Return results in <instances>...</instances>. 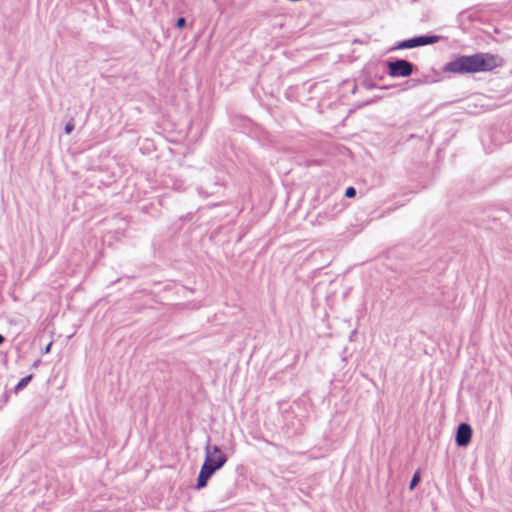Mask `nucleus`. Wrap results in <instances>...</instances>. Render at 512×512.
Segmentation results:
<instances>
[{"instance_id": "nucleus-1", "label": "nucleus", "mask_w": 512, "mask_h": 512, "mask_svg": "<svg viewBox=\"0 0 512 512\" xmlns=\"http://www.w3.org/2000/svg\"><path fill=\"white\" fill-rule=\"evenodd\" d=\"M501 65V59L490 53H475L473 55H458L447 62L443 71L453 74H473L488 72Z\"/></svg>"}, {"instance_id": "nucleus-2", "label": "nucleus", "mask_w": 512, "mask_h": 512, "mask_svg": "<svg viewBox=\"0 0 512 512\" xmlns=\"http://www.w3.org/2000/svg\"><path fill=\"white\" fill-rule=\"evenodd\" d=\"M228 457L222 452L218 445H211L209 441L205 446V458L200 468L195 489L205 488L211 477L220 470L227 462Z\"/></svg>"}, {"instance_id": "nucleus-3", "label": "nucleus", "mask_w": 512, "mask_h": 512, "mask_svg": "<svg viewBox=\"0 0 512 512\" xmlns=\"http://www.w3.org/2000/svg\"><path fill=\"white\" fill-rule=\"evenodd\" d=\"M385 66L387 68V74L390 77H409L413 74L415 65L408 61L407 59L402 58H392L385 62Z\"/></svg>"}, {"instance_id": "nucleus-4", "label": "nucleus", "mask_w": 512, "mask_h": 512, "mask_svg": "<svg viewBox=\"0 0 512 512\" xmlns=\"http://www.w3.org/2000/svg\"><path fill=\"white\" fill-rule=\"evenodd\" d=\"M443 37L435 34H424L404 39L396 43L391 50L412 49L439 42Z\"/></svg>"}, {"instance_id": "nucleus-5", "label": "nucleus", "mask_w": 512, "mask_h": 512, "mask_svg": "<svg viewBox=\"0 0 512 512\" xmlns=\"http://www.w3.org/2000/svg\"><path fill=\"white\" fill-rule=\"evenodd\" d=\"M472 435L473 429L471 425L466 422L460 423L456 428L455 444L458 447H467L472 440Z\"/></svg>"}, {"instance_id": "nucleus-6", "label": "nucleus", "mask_w": 512, "mask_h": 512, "mask_svg": "<svg viewBox=\"0 0 512 512\" xmlns=\"http://www.w3.org/2000/svg\"><path fill=\"white\" fill-rule=\"evenodd\" d=\"M34 375L33 374H29L23 378H21L19 380V382L15 385L13 391L15 393H18L20 392L21 390H23L33 379Z\"/></svg>"}, {"instance_id": "nucleus-7", "label": "nucleus", "mask_w": 512, "mask_h": 512, "mask_svg": "<svg viewBox=\"0 0 512 512\" xmlns=\"http://www.w3.org/2000/svg\"><path fill=\"white\" fill-rule=\"evenodd\" d=\"M343 209H344V203L343 202L334 203L331 207L328 204L327 205V211L325 213H330L331 216L333 217V216L339 214Z\"/></svg>"}, {"instance_id": "nucleus-8", "label": "nucleus", "mask_w": 512, "mask_h": 512, "mask_svg": "<svg viewBox=\"0 0 512 512\" xmlns=\"http://www.w3.org/2000/svg\"><path fill=\"white\" fill-rule=\"evenodd\" d=\"M362 85L368 90H372V89H376V88L384 90V89H388L390 87V86H378L375 82H373L372 80H369V79L363 80Z\"/></svg>"}, {"instance_id": "nucleus-9", "label": "nucleus", "mask_w": 512, "mask_h": 512, "mask_svg": "<svg viewBox=\"0 0 512 512\" xmlns=\"http://www.w3.org/2000/svg\"><path fill=\"white\" fill-rule=\"evenodd\" d=\"M421 481V473L419 470L415 471L411 480H410V483H409V489L410 490H414L417 485L419 484V482Z\"/></svg>"}, {"instance_id": "nucleus-10", "label": "nucleus", "mask_w": 512, "mask_h": 512, "mask_svg": "<svg viewBox=\"0 0 512 512\" xmlns=\"http://www.w3.org/2000/svg\"><path fill=\"white\" fill-rule=\"evenodd\" d=\"M75 128L74 119L70 118V120L65 124L64 131L66 134H71Z\"/></svg>"}, {"instance_id": "nucleus-11", "label": "nucleus", "mask_w": 512, "mask_h": 512, "mask_svg": "<svg viewBox=\"0 0 512 512\" xmlns=\"http://www.w3.org/2000/svg\"><path fill=\"white\" fill-rule=\"evenodd\" d=\"M356 194H357V191L353 186L347 187L345 190V193H344L346 198H353L356 196Z\"/></svg>"}, {"instance_id": "nucleus-12", "label": "nucleus", "mask_w": 512, "mask_h": 512, "mask_svg": "<svg viewBox=\"0 0 512 512\" xmlns=\"http://www.w3.org/2000/svg\"><path fill=\"white\" fill-rule=\"evenodd\" d=\"M187 25L186 18L185 17H179L175 22V27L178 29H183Z\"/></svg>"}, {"instance_id": "nucleus-13", "label": "nucleus", "mask_w": 512, "mask_h": 512, "mask_svg": "<svg viewBox=\"0 0 512 512\" xmlns=\"http://www.w3.org/2000/svg\"><path fill=\"white\" fill-rule=\"evenodd\" d=\"M381 97L380 96H376L375 98H372L370 100H367L366 102L362 103V104H359L358 107H363V106H366V105H370L374 102H376L377 100H379Z\"/></svg>"}, {"instance_id": "nucleus-14", "label": "nucleus", "mask_w": 512, "mask_h": 512, "mask_svg": "<svg viewBox=\"0 0 512 512\" xmlns=\"http://www.w3.org/2000/svg\"><path fill=\"white\" fill-rule=\"evenodd\" d=\"M8 399H9V392L5 390L2 394L1 405H4L8 401Z\"/></svg>"}, {"instance_id": "nucleus-15", "label": "nucleus", "mask_w": 512, "mask_h": 512, "mask_svg": "<svg viewBox=\"0 0 512 512\" xmlns=\"http://www.w3.org/2000/svg\"><path fill=\"white\" fill-rule=\"evenodd\" d=\"M51 345H52V342H50V343L45 347L44 353H48V352L50 351Z\"/></svg>"}, {"instance_id": "nucleus-16", "label": "nucleus", "mask_w": 512, "mask_h": 512, "mask_svg": "<svg viewBox=\"0 0 512 512\" xmlns=\"http://www.w3.org/2000/svg\"><path fill=\"white\" fill-rule=\"evenodd\" d=\"M6 338L0 334V346L5 342Z\"/></svg>"}, {"instance_id": "nucleus-17", "label": "nucleus", "mask_w": 512, "mask_h": 512, "mask_svg": "<svg viewBox=\"0 0 512 512\" xmlns=\"http://www.w3.org/2000/svg\"><path fill=\"white\" fill-rule=\"evenodd\" d=\"M356 91H357V86H356V85H354V87H353V88H352V90H351V93H352V94H355V93H356Z\"/></svg>"}, {"instance_id": "nucleus-18", "label": "nucleus", "mask_w": 512, "mask_h": 512, "mask_svg": "<svg viewBox=\"0 0 512 512\" xmlns=\"http://www.w3.org/2000/svg\"><path fill=\"white\" fill-rule=\"evenodd\" d=\"M39 362H40V360L35 361L34 364H33V367H37Z\"/></svg>"}]
</instances>
